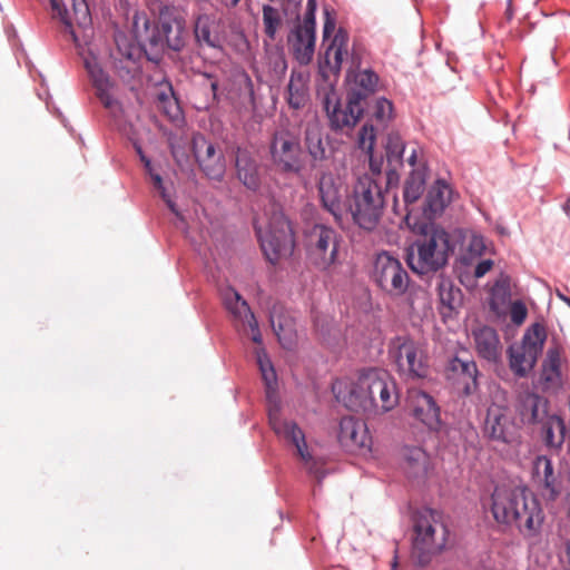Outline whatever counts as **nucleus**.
Listing matches in <instances>:
<instances>
[{"instance_id":"412c9836","label":"nucleus","mask_w":570,"mask_h":570,"mask_svg":"<svg viewBox=\"0 0 570 570\" xmlns=\"http://www.w3.org/2000/svg\"><path fill=\"white\" fill-rule=\"evenodd\" d=\"M85 67L96 89V95L104 107L110 111L118 110L120 105L115 97V83L110 80L109 76L95 59H86Z\"/></svg>"},{"instance_id":"338daca9","label":"nucleus","mask_w":570,"mask_h":570,"mask_svg":"<svg viewBox=\"0 0 570 570\" xmlns=\"http://www.w3.org/2000/svg\"><path fill=\"white\" fill-rule=\"evenodd\" d=\"M396 566H397V561H396V557H395V558H394V561H393V563H392V568H393V569H395V568H396Z\"/></svg>"},{"instance_id":"39448f33","label":"nucleus","mask_w":570,"mask_h":570,"mask_svg":"<svg viewBox=\"0 0 570 570\" xmlns=\"http://www.w3.org/2000/svg\"><path fill=\"white\" fill-rule=\"evenodd\" d=\"M389 189L367 176H360L354 183L348 210L360 228L372 232L377 227L384 214Z\"/></svg>"},{"instance_id":"e2e57ef3","label":"nucleus","mask_w":570,"mask_h":570,"mask_svg":"<svg viewBox=\"0 0 570 570\" xmlns=\"http://www.w3.org/2000/svg\"><path fill=\"white\" fill-rule=\"evenodd\" d=\"M146 171L150 175L151 173H154V168H153V164H151V160L150 161H146V164L144 165Z\"/></svg>"},{"instance_id":"f257e3e1","label":"nucleus","mask_w":570,"mask_h":570,"mask_svg":"<svg viewBox=\"0 0 570 570\" xmlns=\"http://www.w3.org/2000/svg\"><path fill=\"white\" fill-rule=\"evenodd\" d=\"M491 512L498 523L514 524L524 538L538 535L544 520L539 501L521 487H495Z\"/></svg>"},{"instance_id":"bb28decb","label":"nucleus","mask_w":570,"mask_h":570,"mask_svg":"<svg viewBox=\"0 0 570 570\" xmlns=\"http://www.w3.org/2000/svg\"><path fill=\"white\" fill-rule=\"evenodd\" d=\"M448 371L449 377L462 386L465 395H470L476 390L478 367L474 361L453 357L449 363Z\"/></svg>"},{"instance_id":"2eb2a0df","label":"nucleus","mask_w":570,"mask_h":570,"mask_svg":"<svg viewBox=\"0 0 570 570\" xmlns=\"http://www.w3.org/2000/svg\"><path fill=\"white\" fill-rule=\"evenodd\" d=\"M193 153L203 173L214 180H220L225 174L224 156L213 142L202 134L193 136Z\"/></svg>"},{"instance_id":"4468645a","label":"nucleus","mask_w":570,"mask_h":570,"mask_svg":"<svg viewBox=\"0 0 570 570\" xmlns=\"http://www.w3.org/2000/svg\"><path fill=\"white\" fill-rule=\"evenodd\" d=\"M406 407L411 415L430 431L441 428L440 407L433 396L417 389L407 392Z\"/></svg>"},{"instance_id":"9d476101","label":"nucleus","mask_w":570,"mask_h":570,"mask_svg":"<svg viewBox=\"0 0 570 570\" xmlns=\"http://www.w3.org/2000/svg\"><path fill=\"white\" fill-rule=\"evenodd\" d=\"M341 236L332 227L316 224L307 235V249L312 264L322 271H332L340 263Z\"/></svg>"},{"instance_id":"6e6552de","label":"nucleus","mask_w":570,"mask_h":570,"mask_svg":"<svg viewBox=\"0 0 570 570\" xmlns=\"http://www.w3.org/2000/svg\"><path fill=\"white\" fill-rule=\"evenodd\" d=\"M265 257L275 264L293 252L294 240L289 222L282 214H274L266 227L255 226Z\"/></svg>"},{"instance_id":"9b49d317","label":"nucleus","mask_w":570,"mask_h":570,"mask_svg":"<svg viewBox=\"0 0 570 570\" xmlns=\"http://www.w3.org/2000/svg\"><path fill=\"white\" fill-rule=\"evenodd\" d=\"M547 338L546 330L533 324L524 334L522 343L509 348V364L512 372L524 377L535 365Z\"/></svg>"},{"instance_id":"f03ea898","label":"nucleus","mask_w":570,"mask_h":570,"mask_svg":"<svg viewBox=\"0 0 570 570\" xmlns=\"http://www.w3.org/2000/svg\"><path fill=\"white\" fill-rule=\"evenodd\" d=\"M399 403L396 384L387 371L368 368L363 371L348 392L345 405L352 411H391Z\"/></svg>"},{"instance_id":"de8ad7c7","label":"nucleus","mask_w":570,"mask_h":570,"mask_svg":"<svg viewBox=\"0 0 570 570\" xmlns=\"http://www.w3.org/2000/svg\"><path fill=\"white\" fill-rule=\"evenodd\" d=\"M492 296L501 301L510 297V281L508 277H501L492 287Z\"/></svg>"},{"instance_id":"cd10ccee","label":"nucleus","mask_w":570,"mask_h":570,"mask_svg":"<svg viewBox=\"0 0 570 570\" xmlns=\"http://www.w3.org/2000/svg\"><path fill=\"white\" fill-rule=\"evenodd\" d=\"M348 33L343 28H340L331 43L325 50L322 68H327L332 73H338L342 63L348 56Z\"/></svg>"},{"instance_id":"13d9d810","label":"nucleus","mask_w":570,"mask_h":570,"mask_svg":"<svg viewBox=\"0 0 570 570\" xmlns=\"http://www.w3.org/2000/svg\"><path fill=\"white\" fill-rule=\"evenodd\" d=\"M407 161H409V164H410L411 166H414V165H415V163H416V150H415V149H413V150H412V153H411V155H410V157H409Z\"/></svg>"},{"instance_id":"c03bdc74","label":"nucleus","mask_w":570,"mask_h":570,"mask_svg":"<svg viewBox=\"0 0 570 570\" xmlns=\"http://www.w3.org/2000/svg\"><path fill=\"white\" fill-rule=\"evenodd\" d=\"M149 176L153 180L154 187L160 193V196L167 204L168 208L171 210V213H174L177 217L180 218V214L176 207V204L171 200V198L166 191L161 176L155 171L151 173Z\"/></svg>"},{"instance_id":"5fc2aeb1","label":"nucleus","mask_w":570,"mask_h":570,"mask_svg":"<svg viewBox=\"0 0 570 570\" xmlns=\"http://www.w3.org/2000/svg\"><path fill=\"white\" fill-rule=\"evenodd\" d=\"M204 77H206L208 80H210V89H212L214 98H216L217 90H218V80L212 73H208V72H204Z\"/></svg>"},{"instance_id":"052dcab7","label":"nucleus","mask_w":570,"mask_h":570,"mask_svg":"<svg viewBox=\"0 0 570 570\" xmlns=\"http://www.w3.org/2000/svg\"><path fill=\"white\" fill-rule=\"evenodd\" d=\"M557 296L566 303L568 306H570V297L566 296L564 294L557 292Z\"/></svg>"},{"instance_id":"79ce46f5","label":"nucleus","mask_w":570,"mask_h":570,"mask_svg":"<svg viewBox=\"0 0 570 570\" xmlns=\"http://www.w3.org/2000/svg\"><path fill=\"white\" fill-rule=\"evenodd\" d=\"M171 88H169V92H159L157 99L159 102V108L164 111V114L171 120H177L180 118L181 111L176 99L171 97Z\"/></svg>"},{"instance_id":"a211bd4d","label":"nucleus","mask_w":570,"mask_h":570,"mask_svg":"<svg viewBox=\"0 0 570 570\" xmlns=\"http://www.w3.org/2000/svg\"><path fill=\"white\" fill-rule=\"evenodd\" d=\"M317 187L323 208L334 217L336 223H341L345 213L343 184L332 173H323Z\"/></svg>"},{"instance_id":"bf43d9fd","label":"nucleus","mask_w":570,"mask_h":570,"mask_svg":"<svg viewBox=\"0 0 570 570\" xmlns=\"http://www.w3.org/2000/svg\"><path fill=\"white\" fill-rule=\"evenodd\" d=\"M306 10L316 11V0H307Z\"/></svg>"},{"instance_id":"a878e982","label":"nucleus","mask_w":570,"mask_h":570,"mask_svg":"<svg viewBox=\"0 0 570 570\" xmlns=\"http://www.w3.org/2000/svg\"><path fill=\"white\" fill-rule=\"evenodd\" d=\"M304 146L315 163H322L331 157L328 142L324 140L322 126L317 120H309L304 127Z\"/></svg>"},{"instance_id":"0eeeda50","label":"nucleus","mask_w":570,"mask_h":570,"mask_svg":"<svg viewBox=\"0 0 570 570\" xmlns=\"http://www.w3.org/2000/svg\"><path fill=\"white\" fill-rule=\"evenodd\" d=\"M268 151L273 166L283 174H299L304 168L299 137L287 127L273 132Z\"/></svg>"},{"instance_id":"ddd939ff","label":"nucleus","mask_w":570,"mask_h":570,"mask_svg":"<svg viewBox=\"0 0 570 570\" xmlns=\"http://www.w3.org/2000/svg\"><path fill=\"white\" fill-rule=\"evenodd\" d=\"M393 345L395 363L401 374L411 379H423L428 375L426 356L416 342L406 337H397Z\"/></svg>"},{"instance_id":"37998d69","label":"nucleus","mask_w":570,"mask_h":570,"mask_svg":"<svg viewBox=\"0 0 570 570\" xmlns=\"http://www.w3.org/2000/svg\"><path fill=\"white\" fill-rule=\"evenodd\" d=\"M393 105L386 98H379L373 106L372 117L379 125L385 127L387 121L392 118Z\"/></svg>"},{"instance_id":"7c9ffc66","label":"nucleus","mask_w":570,"mask_h":570,"mask_svg":"<svg viewBox=\"0 0 570 570\" xmlns=\"http://www.w3.org/2000/svg\"><path fill=\"white\" fill-rule=\"evenodd\" d=\"M315 33L296 27L288 36V45L301 65H308L315 51Z\"/></svg>"},{"instance_id":"72a5a7b5","label":"nucleus","mask_w":570,"mask_h":570,"mask_svg":"<svg viewBox=\"0 0 570 570\" xmlns=\"http://www.w3.org/2000/svg\"><path fill=\"white\" fill-rule=\"evenodd\" d=\"M403 466L410 478L422 476L428 471L429 456L419 446H404L402 450Z\"/></svg>"},{"instance_id":"58836bf2","label":"nucleus","mask_w":570,"mask_h":570,"mask_svg":"<svg viewBox=\"0 0 570 570\" xmlns=\"http://www.w3.org/2000/svg\"><path fill=\"white\" fill-rule=\"evenodd\" d=\"M542 403V399L534 394L529 393L522 397L521 406H520V414L522 417V421L527 423H535L540 416H539V406Z\"/></svg>"},{"instance_id":"5701e85b","label":"nucleus","mask_w":570,"mask_h":570,"mask_svg":"<svg viewBox=\"0 0 570 570\" xmlns=\"http://www.w3.org/2000/svg\"><path fill=\"white\" fill-rule=\"evenodd\" d=\"M195 41L199 48L223 50L224 38L215 18L207 13L198 14L194 21Z\"/></svg>"},{"instance_id":"7ed1b4c3","label":"nucleus","mask_w":570,"mask_h":570,"mask_svg":"<svg viewBox=\"0 0 570 570\" xmlns=\"http://www.w3.org/2000/svg\"><path fill=\"white\" fill-rule=\"evenodd\" d=\"M257 364L265 384L268 421L274 433L296 448L297 454L305 462L312 461L305 434L296 422L283 419L281 415V401L277 393L276 372L264 351L257 352Z\"/></svg>"},{"instance_id":"4c0bfd02","label":"nucleus","mask_w":570,"mask_h":570,"mask_svg":"<svg viewBox=\"0 0 570 570\" xmlns=\"http://www.w3.org/2000/svg\"><path fill=\"white\" fill-rule=\"evenodd\" d=\"M425 188L424 175L420 170H413L406 178L403 189V198L406 205L415 203Z\"/></svg>"},{"instance_id":"1a4fd4ad","label":"nucleus","mask_w":570,"mask_h":570,"mask_svg":"<svg viewBox=\"0 0 570 570\" xmlns=\"http://www.w3.org/2000/svg\"><path fill=\"white\" fill-rule=\"evenodd\" d=\"M372 279L390 297L402 296L406 293L410 285V276L403 264L399 258L385 250L375 256Z\"/></svg>"},{"instance_id":"6e6d98bb","label":"nucleus","mask_w":570,"mask_h":570,"mask_svg":"<svg viewBox=\"0 0 570 570\" xmlns=\"http://www.w3.org/2000/svg\"><path fill=\"white\" fill-rule=\"evenodd\" d=\"M504 16L508 21L512 20L513 16H514L512 0H507V8H505Z\"/></svg>"},{"instance_id":"c9c22d12","label":"nucleus","mask_w":570,"mask_h":570,"mask_svg":"<svg viewBox=\"0 0 570 570\" xmlns=\"http://www.w3.org/2000/svg\"><path fill=\"white\" fill-rule=\"evenodd\" d=\"M452 200V189L442 179H438L430 188L426 203L433 214L442 213Z\"/></svg>"},{"instance_id":"423d86ee","label":"nucleus","mask_w":570,"mask_h":570,"mask_svg":"<svg viewBox=\"0 0 570 570\" xmlns=\"http://www.w3.org/2000/svg\"><path fill=\"white\" fill-rule=\"evenodd\" d=\"M409 253L407 262L411 268L419 274L436 272L448 264L452 250L450 235L443 228L431 225L426 226L417 237Z\"/></svg>"},{"instance_id":"c756f323","label":"nucleus","mask_w":570,"mask_h":570,"mask_svg":"<svg viewBox=\"0 0 570 570\" xmlns=\"http://www.w3.org/2000/svg\"><path fill=\"white\" fill-rule=\"evenodd\" d=\"M484 431L492 440L503 443H509L511 441V422L501 407H489Z\"/></svg>"},{"instance_id":"864d4df0","label":"nucleus","mask_w":570,"mask_h":570,"mask_svg":"<svg viewBox=\"0 0 570 570\" xmlns=\"http://www.w3.org/2000/svg\"><path fill=\"white\" fill-rule=\"evenodd\" d=\"M335 30V19L331 17L328 10H325V22L323 27V38L326 40Z\"/></svg>"},{"instance_id":"49530a36","label":"nucleus","mask_w":570,"mask_h":570,"mask_svg":"<svg viewBox=\"0 0 570 570\" xmlns=\"http://www.w3.org/2000/svg\"><path fill=\"white\" fill-rule=\"evenodd\" d=\"M528 309L524 303L515 301L512 303L510 308V318L513 324L521 325L527 318Z\"/></svg>"},{"instance_id":"dca6fc26","label":"nucleus","mask_w":570,"mask_h":570,"mask_svg":"<svg viewBox=\"0 0 570 570\" xmlns=\"http://www.w3.org/2000/svg\"><path fill=\"white\" fill-rule=\"evenodd\" d=\"M159 30L168 48L180 51L185 47L187 37L186 19L180 9L174 6H164L159 11Z\"/></svg>"},{"instance_id":"774afa93","label":"nucleus","mask_w":570,"mask_h":570,"mask_svg":"<svg viewBox=\"0 0 570 570\" xmlns=\"http://www.w3.org/2000/svg\"><path fill=\"white\" fill-rule=\"evenodd\" d=\"M568 503H569L568 517L570 518V497L568 498Z\"/></svg>"},{"instance_id":"c85d7f7f","label":"nucleus","mask_w":570,"mask_h":570,"mask_svg":"<svg viewBox=\"0 0 570 570\" xmlns=\"http://www.w3.org/2000/svg\"><path fill=\"white\" fill-rule=\"evenodd\" d=\"M269 321L279 344L291 350L296 341V328L294 318L285 313L282 307L274 306L271 311Z\"/></svg>"},{"instance_id":"e433bc0d","label":"nucleus","mask_w":570,"mask_h":570,"mask_svg":"<svg viewBox=\"0 0 570 570\" xmlns=\"http://www.w3.org/2000/svg\"><path fill=\"white\" fill-rule=\"evenodd\" d=\"M566 423L560 416H549L543 424V439L549 448L560 449L566 440Z\"/></svg>"},{"instance_id":"2f4dec72","label":"nucleus","mask_w":570,"mask_h":570,"mask_svg":"<svg viewBox=\"0 0 570 570\" xmlns=\"http://www.w3.org/2000/svg\"><path fill=\"white\" fill-rule=\"evenodd\" d=\"M347 80L351 82V90L347 94L348 98H356L357 102L362 101L372 92H374L379 76L371 69H363L357 71H350Z\"/></svg>"},{"instance_id":"aec40b11","label":"nucleus","mask_w":570,"mask_h":570,"mask_svg":"<svg viewBox=\"0 0 570 570\" xmlns=\"http://www.w3.org/2000/svg\"><path fill=\"white\" fill-rule=\"evenodd\" d=\"M532 482L542 497L554 500L560 493V483L552 461L547 455H538L532 462Z\"/></svg>"},{"instance_id":"4be33fe9","label":"nucleus","mask_w":570,"mask_h":570,"mask_svg":"<svg viewBox=\"0 0 570 570\" xmlns=\"http://www.w3.org/2000/svg\"><path fill=\"white\" fill-rule=\"evenodd\" d=\"M338 441L348 451L370 448L371 438L366 425L353 416H344L340 421Z\"/></svg>"},{"instance_id":"603ef678","label":"nucleus","mask_w":570,"mask_h":570,"mask_svg":"<svg viewBox=\"0 0 570 570\" xmlns=\"http://www.w3.org/2000/svg\"><path fill=\"white\" fill-rule=\"evenodd\" d=\"M493 266V262L491 259H484L476 264L474 269V276L476 278L483 277Z\"/></svg>"},{"instance_id":"f704fd0d","label":"nucleus","mask_w":570,"mask_h":570,"mask_svg":"<svg viewBox=\"0 0 570 570\" xmlns=\"http://www.w3.org/2000/svg\"><path fill=\"white\" fill-rule=\"evenodd\" d=\"M436 291L442 306L441 313L443 315L453 312L461 304V289L455 287L450 278L440 276L438 278Z\"/></svg>"},{"instance_id":"393cba45","label":"nucleus","mask_w":570,"mask_h":570,"mask_svg":"<svg viewBox=\"0 0 570 570\" xmlns=\"http://www.w3.org/2000/svg\"><path fill=\"white\" fill-rule=\"evenodd\" d=\"M235 167L237 178L242 184L249 190H258L261 187L258 165L249 150L237 147L235 153Z\"/></svg>"},{"instance_id":"f3484780","label":"nucleus","mask_w":570,"mask_h":570,"mask_svg":"<svg viewBox=\"0 0 570 570\" xmlns=\"http://www.w3.org/2000/svg\"><path fill=\"white\" fill-rule=\"evenodd\" d=\"M375 137L376 134L373 125H363L358 134V146L362 150L366 151L370 157V173H366L363 176L374 178L382 184V186L391 187L397 183L399 175L392 168H389L384 173L382 171L383 160L376 159L373 156Z\"/></svg>"},{"instance_id":"3c124183","label":"nucleus","mask_w":570,"mask_h":570,"mask_svg":"<svg viewBox=\"0 0 570 570\" xmlns=\"http://www.w3.org/2000/svg\"><path fill=\"white\" fill-rule=\"evenodd\" d=\"M315 12L306 10L304 14L303 23L299 24V28H303V30L311 31L315 33Z\"/></svg>"},{"instance_id":"b1692460","label":"nucleus","mask_w":570,"mask_h":570,"mask_svg":"<svg viewBox=\"0 0 570 570\" xmlns=\"http://www.w3.org/2000/svg\"><path fill=\"white\" fill-rule=\"evenodd\" d=\"M472 336L478 355L489 362H497L501 355V344L497 331L488 325L473 328Z\"/></svg>"},{"instance_id":"6ab92c4d","label":"nucleus","mask_w":570,"mask_h":570,"mask_svg":"<svg viewBox=\"0 0 570 570\" xmlns=\"http://www.w3.org/2000/svg\"><path fill=\"white\" fill-rule=\"evenodd\" d=\"M223 303L233 316V318L243 325H247L252 331V340L256 344H262V334L255 315L250 311L247 302L234 288L228 287L222 293Z\"/></svg>"},{"instance_id":"a18cd8bd","label":"nucleus","mask_w":570,"mask_h":570,"mask_svg":"<svg viewBox=\"0 0 570 570\" xmlns=\"http://www.w3.org/2000/svg\"><path fill=\"white\" fill-rule=\"evenodd\" d=\"M551 372L546 376L547 381H552L553 375L556 377L560 376V354L558 350H549L548 352V368H546V372Z\"/></svg>"},{"instance_id":"f8f14e48","label":"nucleus","mask_w":570,"mask_h":570,"mask_svg":"<svg viewBox=\"0 0 570 570\" xmlns=\"http://www.w3.org/2000/svg\"><path fill=\"white\" fill-rule=\"evenodd\" d=\"M322 105L330 120V126L334 130H343L353 128L361 119L364 106L357 102L356 98H348L346 106L341 107L336 91L331 87L323 92H318Z\"/></svg>"},{"instance_id":"20e7f679","label":"nucleus","mask_w":570,"mask_h":570,"mask_svg":"<svg viewBox=\"0 0 570 570\" xmlns=\"http://www.w3.org/2000/svg\"><path fill=\"white\" fill-rule=\"evenodd\" d=\"M449 530L438 510L423 508L413 517L411 559L414 564L425 567L440 553L448 541Z\"/></svg>"},{"instance_id":"ea45409f","label":"nucleus","mask_w":570,"mask_h":570,"mask_svg":"<svg viewBox=\"0 0 570 570\" xmlns=\"http://www.w3.org/2000/svg\"><path fill=\"white\" fill-rule=\"evenodd\" d=\"M405 150V144L397 132H390L385 141V153L389 165L400 164Z\"/></svg>"},{"instance_id":"8fccbe9b","label":"nucleus","mask_w":570,"mask_h":570,"mask_svg":"<svg viewBox=\"0 0 570 570\" xmlns=\"http://www.w3.org/2000/svg\"><path fill=\"white\" fill-rule=\"evenodd\" d=\"M469 250L476 255L481 256L485 250V244L482 236H473L469 244Z\"/></svg>"},{"instance_id":"0e129e2a","label":"nucleus","mask_w":570,"mask_h":570,"mask_svg":"<svg viewBox=\"0 0 570 570\" xmlns=\"http://www.w3.org/2000/svg\"><path fill=\"white\" fill-rule=\"evenodd\" d=\"M563 210L568 216H570V199H568L563 205Z\"/></svg>"},{"instance_id":"473e14b6","label":"nucleus","mask_w":570,"mask_h":570,"mask_svg":"<svg viewBox=\"0 0 570 570\" xmlns=\"http://www.w3.org/2000/svg\"><path fill=\"white\" fill-rule=\"evenodd\" d=\"M308 76L302 71L292 70L287 85L286 100L291 108H303L308 101Z\"/></svg>"},{"instance_id":"69168bd1","label":"nucleus","mask_w":570,"mask_h":570,"mask_svg":"<svg viewBox=\"0 0 570 570\" xmlns=\"http://www.w3.org/2000/svg\"><path fill=\"white\" fill-rule=\"evenodd\" d=\"M139 159L144 165L146 164V161H150V159L146 155H141Z\"/></svg>"},{"instance_id":"09e8293b","label":"nucleus","mask_w":570,"mask_h":570,"mask_svg":"<svg viewBox=\"0 0 570 570\" xmlns=\"http://www.w3.org/2000/svg\"><path fill=\"white\" fill-rule=\"evenodd\" d=\"M219 4L234 16H237L243 8H247L248 4L246 0H217Z\"/></svg>"},{"instance_id":"680f3d73","label":"nucleus","mask_w":570,"mask_h":570,"mask_svg":"<svg viewBox=\"0 0 570 570\" xmlns=\"http://www.w3.org/2000/svg\"><path fill=\"white\" fill-rule=\"evenodd\" d=\"M169 146H170L173 156L176 158L178 156V149H177L176 145L174 144V141L170 140Z\"/></svg>"},{"instance_id":"4d7b16f0","label":"nucleus","mask_w":570,"mask_h":570,"mask_svg":"<svg viewBox=\"0 0 570 570\" xmlns=\"http://www.w3.org/2000/svg\"><path fill=\"white\" fill-rule=\"evenodd\" d=\"M132 146L139 158L141 157V155H145L141 145L137 140L132 141Z\"/></svg>"},{"instance_id":"a19ab883","label":"nucleus","mask_w":570,"mask_h":570,"mask_svg":"<svg viewBox=\"0 0 570 570\" xmlns=\"http://www.w3.org/2000/svg\"><path fill=\"white\" fill-rule=\"evenodd\" d=\"M282 17L279 11L269 6L264 4L263 6V24H264V32L268 37L269 40H274L276 37V32L282 26Z\"/></svg>"}]
</instances>
